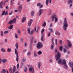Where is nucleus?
Here are the masks:
<instances>
[{
  "instance_id": "nucleus-1",
  "label": "nucleus",
  "mask_w": 73,
  "mask_h": 73,
  "mask_svg": "<svg viewBox=\"0 0 73 73\" xmlns=\"http://www.w3.org/2000/svg\"><path fill=\"white\" fill-rule=\"evenodd\" d=\"M61 57V53L59 52H58L57 54H56L55 55V58H56V60L58 61V60H59L58 62V64H62V59H60Z\"/></svg>"
},
{
  "instance_id": "nucleus-2",
  "label": "nucleus",
  "mask_w": 73,
  "mask_h": 73,
  "mask_svg": "<svg viewBox=\"0 0 73 73\" xmlns=\"http://www.w3.org/2000/svg\"><path fill=\"white\" fill-rule=\"evenodd\" d=\"M68 27V24L67 22L66 19L65 18L63 21V25L62 26V28L63 29L66 31L67 29V27Z\"/></svg>"
},
{
  "instance_id": "nucleus-3",
  "label": "nucleus",
  "mask_w": 73,
  "mask_h": 73,
  "mask_svg": "<svg viewBox=\"0 0 73 73\" xmlns=\"http://www.w3.org/2000/svg\"><path fill=\"white\" fill-rule=\"evenodd\" d=\"M42 46H43V45L42 43L38 42V43L36 44V47L37 49H41Z\"/></svg>"
},
{
  "instance_id": "nucleus-4",
  "label": "nucleus",
  "mask_w": 73,
  "mask_h": 73,
  "mask_svg": "<svg viewBox=\"0 0 73 73\" xmlns=\"http://www.w3.org/2000/svg\"><path fill=\"white\" fill-rule=\"evenodd\" d=\"M16 18H15L13 19V20L10 21L8 22V24H12L13 23H16Z\"/></svg>"
},
{
  "instance_id": "nucleus-5",
  "label": "nucleus",
  "mask_w": 73,
  "mask_h": 73,
  "mask_svg": "<svg viewBox=\"0 0 73 73\" xmlns=\"http://www.w3.org/2000/svg\"><path fill=\"white\" fill-rule=\"evenodd\" d=\"M15 54L17 55L16 60L17 62H18V61H19V55H18V52H17V49H15Z\"/></svg>"
},
{
  "instance_id": "nucleus-6",
  "label": "nucleus",
  "mask_w": 73,
  "mask_h": 73,
  "mask_svg": "<svg viewBox=\"0 0 73 73\" xmlns=\"http://www.w3.org/2000/svg\"><path fill=\"white\" fill-rule=\"evenodd\" d=\"M27 31H28V33L29 34H30V35H33V33L34 32V30H32L31 32L30 28H28L27 29Z\"/></svg>"
},
{
  "instance_id": "nucleus-7",
  "label": "nucleus",
  "mask_w": 73,
  "mask_h": 73,
  "mask_svg": "<svg viewBox=\"0 0 73 73\" xmlns=\"http://www.w3.org/2000/svg\"><path fill=\"white\" fill-rule=\"evenodd\" d=\"M9 70L10 71L11 73H15V72L16 71V69H15V67H13V69H12V68L11 67L10 68Z\"/></svg>"
},
{
  "instance_id": "nucleus-8",
  "label": "nucleus",
  "mask_w": 73,
  "mask_h": 73,
  "mask_svg": "<svg viewBox=\"0 0 73 73\" xmlns=\"http://www.w3.org/2000/svg\"><path fill=\"white\" fill-rule=\"evenodd\" d=\"M42 13H43V10H42V9H40L38 14L39 16H40Z\"/></svg>"
},
{
  "instance_id": "nucleus-9",
  "label": "nucleus",
  "mask_w": 73,
  "mask_h": 73,
  "mask_svg": "<svg viewBox=\"0 0 73 73\" xmlns=\"http://www.w3.org/2000/svg\"><path fill=\"white\" fill-rule=\"evenodd\" d=\"M30 66L31 67L29 68V71L30 72L32 71L33 73H35V70H34L32 66Z\"/></svg>"
},
{
  "instance_id": "nucleus-10",
  "label": "nucleus",
  "mask_w": 73,
  "mask_h": 73,
  "mask_svg": "<svg viewBox=\"0 0 73 73\" xmlns=\"http://www.w3.org/2000/svg\"><path fill=\"white\" fill-rule=\"evenodd\" d=\"M22 6L21 5H20L19 6V8L18 9V11L19 12H21V9H22Z\"/></svg>"
},
{
  "instance_id": "nucleus-11",
  "label": "nucleus",
  "mask_w": 73,
  "mask_h": 73,
  "mask_svg": "<svg viewBox=\"0 0 73 73\" xmlns=\"http://www.w3.org/2000/svg\"><path fill=\"white\" fill-rule=\"evenodd\" d=\"M55 17H56V15H52V16H51V19H52V22L54 21V18H55Z\"/></svg>"
},
{
  "instance_id": "nucleus-12",
  "label": "nucleus",
  "mask_w": 73,
  "mask_h": 73,
  "mask_svg": "<svg viewBox=\"0 0 73 73\" xmlns=\"http://www.w3.org/2000/svg\"><path fill=\"white\" fill-rule=\"evenodd\" d=\"M32 22H33V20L32 19H31L30 21L28 23L29 26H31V24L32 23Z\"/></svg>"
},
{
  "instance_id": "nucleus-13",
  "label": "nucleus",
  "mask_w": 73,
  "mask_h": 73,
  "mask_svg": "<svg viewBox=\"0 0 73 73\" xmlns=\"http://www.w3.org/2000/svg\"><path fill=\"white\" fill-rule=\"evenodd\" d=\"M62 64H66V60L64 59H62Z\"/></svg>"
},
{
  "instance_id": "nucleus-14",
  "label": "nucleus",
  "mask_w": 73,
  "mask_h": 73,
  "mask_svg": "<svg viewBox=\"0 0 73 73\" xmlns=\"http://www.w3.org/2000/svg\"><path fill=\"white\" fill-rule=\"evenodd\" d=\"M69 64L70 66V68H72L73 67V62H69Z\"/></svg>"
},
{
  "instance_id": "nucleus-15",
  "label": "nucleus",
  "mask_w": 73,
  "mask_h": 73,
  "mask_svg": "<svg viewBox=\"0 0 73 73\" xmlns=\"http://www.w3.org/2000/svg\"><path fill=\"white\" fill-rule=\"evenodd\" d=\"M67 3L68 4H70L73 3V0H68L67 1Z\"/></svg>"
},
{
  "instance_id": "nucleus-16",
  "label": "nucleus",
  "mask_w": 73,
  "mask_h": 73,
  "mask_svg": "<svg viewBox=\"0 0 73 73\" xmlns=\"http://www.w3.org/2000/svg\"><path fill=\"white\" fill-rule=\"evenodd\" d=\"M68 46L70 47V48L71 46H72V43L71 42L69 41V40H68Z\"/></svg>"
},
{
  "instance_id": "nucleus-17",
  "label": "nucleus",
  "mask_w": 73,
  "mask_h": 73,
  "mask_svg": "<svg viewBox=\"0 0 73 73\" xmlns=\"http://www.w3.org/2000/svg\"><path fill=\"white\" fill-rule=\"evenodd\" d=\"M26 17H23V19L22 20V23H24L26 20Z\"/></svg>"
},
{
  "instance_id": "nucleus-18",
  "label": "nucleus",
  "mask_w": 73,
  "mask_h": 73,
  "mask_svg": "<svg viewBox=\"0 0 73 73\" xmlns=\"http://www.w3.org/2000/svg\"><path fill=\"white\" fill-rule=\"evenodd\" d=\"M34 38V37H32L31 41H30V44H32L33 43V39Z\"/></svg>"
},
{
  "instance_id": "nucleus-19",
  "label": "nucleus",
  "mask_w": 73,
  "mask_h": 73,
  "mask_svg": "<svg viewBox=\"0 0 73 73\" xmlns=\"http://www.w3.org/2000/svg\"><path fill=\"white\" fill-rule=\"evenodd\" d=\"M41 62H39L38 63V68H40V67H41Z\"/></svg>"
},
{
  "instance_id": "nucleus-20",
  "label": "nucleus",
  "mask_w": 73,
  "mask_h": 73,
  "mask_svg": "<svg viewBox=\"0 0 73 73\" xmlns=\"http://www.w3.org/2000/svg\"><path fill=\"white\" fill-rule=\"evenodd\" d=\"M13 28V25H11L8 28L9 29H12Z\"/></svg>"
},
{
  "instance_id": "nucleus-21",
  "label": "nucleus",
  "mask_w": 73,
  "mask_h": 73,
  "mask_svg": "<svg viewBox=\"0 0 73 73\" xmlns=\"http://www.w3.org/2000/svg\"><path fill=\"white\" fill-rule=\"evenodd\" d=\"M2 4H4V3H3V2H1L0 3V8L1 9L3 8V7H2Z\"/></svg>"
},
{
  "instance_id": "nucleus-22",
  "label": "nucleus",
  "mask_w": 73,
  "mask_h": 73,
  "mask_svg": "<svg viewBox=\"0 0 73 73\" xmlns=\"http://www.w3.org/2000/svg\"><path fill=\"white\" fill-rule=\"evenodd\" d=\"M37 56V53L36 52L34 51V56L35 57H36Z\"/></svg>"
},
{
  "instance_id": "nucleus-23",
  "label": "nucleus",
  "mask_w": 73,
  "mask_h": 73,
  "mask_svg": "<svg viewBox=\"0 0 73 73\" xmlns=\"http://www.w3.org/2000/svg\"><path fill=\"white\" fill-rule=\"evenodd\" d=\"M64 67L65 69H68V66H67L66 63L65 64H64Z\"/></svg>"
},
{
  "instance_id": "nucleus-24",
  "label": "nucleus",
  "mask_w": 73,
  "mask_h": 73,
  "mask_svg": "<svg viewBox=\"0 0 73 73\" xmlns=\"http://www.w3.org/2000/svg\"><path fill=\"white\" fill-rule=\"evenodd\" d=\"M2 62L3 63H5L6 62V61H7V60L6 59H3L2 60Z\"/></svg>"
},
{
  "instance_id": "nucleus-25",
  "label": "nucleus",
  "mask_w": 73,
  "mask_h": 73,
  "mask_svg": "<svg viewBox=\"0 0 73 73\" xmlns=\"http://www.w3.org/2000/svg\"><path fill=\"white\" fill-rule=\"evenodd\" d=\"M7 71H6V70L5 69H3L1 71V73H5Z\"/></svg>"
},
{
  "instance_id": "nucleus-26",
  "label": "nucleus",
  "mask_w": 73,
  "mask_h": 73,
  "mask_svg": "<svg viewBox=\"0 0 73 73\" xmlns=\"http://www.w3.org/2000/svg\"><path fill=\"white\" fill-rule=\"evenodd\" d=\"M15 46H16L17 49H18V48H19V45H18V43H16L15 44Z\"/></svg>"
},
{
  "instance_id": "nucleus-27",
  "label": "nucleus",
  "mask_w": 73,
  "mask_h": 73,
  "mask_svg": "<svg viewBox=\"0 0 73 73\" xmlns=\"http://www.w3.org/2000/svg\"><path fill=\"white\" fill-rule=\"evenodd\" d=\"M35 14V11H33L31 12V15L32 16H34V15Z\"/></svg>"
},
{
  "instance_id": "nucleus-28",
  "label": "nucleus",
  "mask_w": 73,
  "mask_h": 73,
  "mask_svg": "<svg viewBox=\"0 0 73 73\" xmlns=\"http://www.w3.org/2000/svg\"><path fill=\"white\" fill-rule=\"evenodd\" d=\"M58 19L57 18V17H55L54 22L56 23V22H57V21H58Z\"/></svg>"
},
{
  "instance_id": "nucleus-29",
  "label": "nucleus",
  "mask_w": 73,
  "mask_h": 73,
  "mask_svg": "<svg viewBox=\"0 0 73 73\" xmlns=\"http://www.w3.org/2000/svg\"><path fill=\"white\" fill-rule=\"evenodd\" d=\"M55 34L56 35H58L59 36L60 35V34L58 31H56L55 33Z\"/></svg>"
},
{
  "instance_id": "nucleus-30",
  "label": "nucleus",
  "mask_w": 73,
  "mask_h": 73,
  "mask_svg": "<svg viewBox=\"0 0 73 73\" xmlns=\"http://www.w3.org/2000/svg\"><path fill=\"white\" fill-rule=\"evenodd\" d=\"M7 51L9 52H12V50L11 48H8L7 50Z\"/></svg>"
},
{
  "instance_id": "nucleus-31",
  "label": "nucleus",
  "mask_w": 73,
  "mask_h": 73,
  "mask_svg": "<svg viewBox=\"0 0 73 73\" xmlns=\"http://www.w3.org/2000/svg\"><path fill=\"white\" fill-rule=\"evenodd\" d=\"M42 54V52L40 51H38V55H40Z\"/></svg>"
},
{
  "instance_id": "nucleus-32",
  "label": "nucleus",
  "mask_w": 73,
  "mask_h": 73,
  "mask_svg": "<svg viewBox=\"0 0 73 73\" xmlns=\"http://www.w3.org/2000/svg\"><path fill=\"white\" fill-rule=\"evenodd\" d=\"M1 51H2V52H5V49H4L3 48H1Z\"/></svg>"
},
{
  "instance_id": "nucleus-33",
  "label": "nucleus",
  "mask_w": 73,
  "mask_h": 73,
  "mask_svg": "<svg viewBox=\"0 0 73 73\" xmlns=\"http://www.w3.org/2000/svg\"><path fill=\"white\" fill-rule=\"evenodd\" d=\"M62 46H61L59 48V49L60 51H62Z\"/></svg>"
},
{
  "instance_id": "nucleus-34",
  "label": "nucleus",
  "mask_w": 73,
  "mask_h": 73,
  "mask_svg": "<svg viewBox=\"0 0 73 73\" xmlns=\"http://www.w3.org/2000/svg\"><path fill=\"white\" fill-rule=\"evenodd\" d=\"M42 26H43V27H45V26H46V22H45L44 21V24L42 25Z\"/></svg>"
},
{
  "instance_id": "nucleus-35",
  "label": "nucleus",
  "mask_w": 73,
  "mask_h": 73,
  "mask_svg": "<svg viewBox=\"0 0 73 73\" xmlns=\"http://www.w3.org/2000/svg\"><path fill=\"white\" fill-rule=\"evenodd\" d=\"M9 0H7L5 2H4V3H3V5H5V3H7V2H8Z\"/></svg>"
},
{
  "instance_id": "nucleus-36",
  "label": "nucleus",
  "mask_w": 73,
  "mask_h": 73,
  "mask_svg": "<svg viewBox=\"0 0 73 73\" xmlns=\"http://www.w3.org/2000/svg\"><path fill=\"white\" fill-rule=\"evenodd\" d=\"M20 66L21 68H23V67L24 66V63H22L21 64Z\"/></svg>"
},
{
  "instance_id": "nucleus-37",
  "label": "nucleus",
  "mask_w": 73,
  "mask_h": 73,
  "mask_svg": "<svg viewBox=\"0 0 73 73\" xmlns=\"http://www.w3.org/2000/svg\"><path fill=\"white\" fill-rule=\"evenodd\" d=\"M15 36L16 38H18V36H17V33H16L15 34Z\"/></svg>"
},
{
  "instance_id": "nucleus-38",
  "label": "nucleus",
  "mask_w": 73,
  "mask_h": 73,
  "mask_svg": "<svg viewBox=\"0 0 73 73\" xmlns=\"http://www.w3.org/2000/svg\"><path fill=\"white\" fill-rule=\"evenodd\" d=\"M48 3H49V0H46V5L48 4Z\"/></svg>"
},
{
  "instance_id": "nucleus-39",
  "label": "nucleus",
  "mask_w": 73,
  "mask_h": 73,
  "mask_svg": "<svg viewBox=\"0 0 73 73\" xmlns=\"http://www.w3.org/2000/svg\"><path fill=\"white\" fill-rule=\"evenodd\" d=\"M40 5H41V3H38L37 5V6L38 7H39V6H40Z\"/></svg>"
},
{
  "instance_id": "nucleus-40",
  "label": "nucleus",
  "mask_w": 73,
  "mask_h": 73,
  "mask_svg": "<svg viewBox=\"0 0 73 73\" xmlns=\"http://www.w3.org/2000/svg\"><path fill=\"white\" fill-rule=\"evenodd\" d=\"M31 52L29 51L27 53V54L28 56H30V55L31 54Z\"/></svg>"
},
{
  "instance_id": "nucleus-41",
  "label": "nucleus",
  "mask_w": 73,
  "mask_h": 73,
  "mask_svg": "<svg viewBox=\"0 0 73 73\" xmlns=\"http://www.w3.org/2000/svg\"><path fill=\"white\" fill-rule=\"evenodd\" d=\"M55 44L56 45H57V39H55Z\"/></svg>"
},
{
  "instance_id": "nucleus-42",
  "label": "nucleus",
  "mask_w": 73,
  "mask_h": 73,
  "mask_svg": "<svg viewBox=\"0 0 73 73\" xmlns=\"http://www.w3.org/2000/svg\"><path fill=\"white\" fill-rule=\"evenodd\" d=\"M44 31H45V29H42L41 31L42 34L44 32Z\"/></svg>"
},
{
  "instance_id": "nucleus-43",
  "label": "nucleus",
  "mask_w": 73,
  "mask_h": 73,
  "mask_svg": "<svg viewBox=\"0 0 73 73\" xmlns=\"http://www.w3.org/2000/svg\"><path fill=\"white\" fill-rule=\"evenodd\" d=\"M18 32L19 34V35H21V32L20 31V30H18Z\"/></svg>"
},
{
  "instance_id": "nucleus-44",
  "label": "nucleus",
  "mask_w": 73,
  "mask_h": 73,
  "mask_svg": "<svg viewBox=\"0 0 73 73\" xmlns=\"http://www.w3.org/2000/svg\"><path fill=\"white\" fill-rule=\"evenodd\" d=\"M54 48V46L52 45H51V48L52 50H53V48Z\"/></svg>"
},
{
  "instance_id": "nucleus-45",
  "label": "nucleus",
  "mask_w": 73,
  "mask_h": 73,
  "mask_svg": "<svg viewBox=\"0 0 73 73\" xmlns=\"http://www.w3.org/2000/svg\"><path fill=\"white\" fill-rule=\"evenodd\" d=\"M3 31H1V36H3Z\"/></svg>"
},
{
  "instance_id": "nucleus-46",
  "label": "nucleus",
  "mask_w": 73,
  "mask_h": 73,
  "mask_svg": "<svg viewBox=\"0 0 73 73\" xmlns=\"http://www.w3.org/2000/svg\"><path fill=\"white\" fill-rule=\"evenodd\" d=\"M43 36H41V41H44V39H43Z\"/></svg>"
},
{
  "instance_id": "nucleus-47",
  "label": "nucleus",
  "mask_w": 73,
  "mask_h": 73,
  "mask_svg": "<svg viewBox=\"0 0 73 73\" xmlns=\"http://www.w3.org/2000/svg\"><path fill=\"white\" fill-rule=\"evenodd\" d=\"M24 41V40L23 38H21V42H23V41Z\"/></svg>"
},
{
  "instance_id": "nucleus-48",
  "label": "nucleus",
  "mask_w": 73,
  "mask_h": 73,
  "mask_svg": "<svg viewBox=\"0 0 73 73\" xmlns=\"http://www.w3.org/2000/svg\"><path fill=\"white\" fill-rule=\"evenodd\" d=\"M63 51L64 53H66V49L65 48H64Z\"/></svg>"
},
{
  "instance_id": "nucleus-49",
  "label": "nucleus",
  "mask_w": 73,
  "mask_h": 73,
  "mask_svg": "<svg viewBox=\"0 0 73 73\" xmlns=\"http://www.w3.org/2000/svg\"><path fill=\"white\" fill-rule=\"evenodd\" d=\"M8 33V31H5L4 32V34H7V33Z\"/></svg>"
},
{
  "instance_id": "nucleus-50",
  "label": "nucleus",
  "mask_w": 73,
  "mask_h": 73,
  "mask_svg": "<svg viewBox=\"0 0 73 73\" xmlns=\"http://www.w3.org/2000/svg\"><path fill=\"white\" fill-rule=\"evenodd\" d=\"M5 16H7L8 15V11H7L6 13H5Z\"/></svg>"
},
{
  "instance_id": "nucleus-51",
  "label": "nucleus",
  "mask_w": 73,
  "mask_h": 73,
  "mask_svg": "<svg viewBox=\"0 0 73 73\" xmlns=\"http://www.w3.org/2000/svg\"><path fill=\"white\" fill-rule=\"evenodd\" d=\"M5 11H4L2 13V15H5Z\"/></svg>"
},
{
  "instance_id": "nucleus-52",
  "label": "nucleus",
  "mask_w": 73,
  "mask_h": 73,
  "mask_svg": "<svg viewBox=\"0 0 73 73\" xmlns=\"http://www.w3.org/2000/svg\"><path fill=\"white\" fill-rule=\"evenodd\" d=\"M27 68H25V70H24V72H27Z\"/></svg>"
},
{
  "instance_id": "nucleus-53",
  "label": "nucleus",
  "mask_w": 73,
  "mask_h": 73,
  "mask_svg": "<svg viewBox=\"0 0 73 73\" xmlns=\"http://www.w3.org/2000/svg\"><path fill=\"white\" fill-rule=\"evenodd\" d=\"M59 43L60 44H62V40H59Z\"/></svg>"
},
{
  "instance_id": "nucleus-54",
  "label": "nucleus",
  "mask_w": 73,
  "mask_h": 73,
  "mask_svg": "<svg viewBox=\"0 0 73 73\" xmlns=\"http://www.w3.org/2000/svg\"><path fill=\"white\" fill-rule=\"evenodd\" d=\"M19 63L17 64V69H19Z\"/></svg>"
},
{
  "instance_id": "nucleus-55",
  "label": "nucleus",
  "mask_w": 73,
  "mask_h": 73,
  "mask_svg": "<svg viewBox=\"0 0 73 73\" xmlns=\"http://www.w3.org/2000/svg\"><path fill=\"white\" fill-rule=\"evenodd\" d=\"M43 7V5H41L40 7H39V9H40V8H42V7Z\"/></svg>"
},
{
  "instance_id": "nucleus-56",
  "label": "nucleus",
  "mask_w": 73,
  "mask_h": 73,
  "mask_svg": "<svg viewBox=\"0 0 73 73\" xmlns=\"http://www.w3.org/2000/svg\"><path fill=\"white\" fill-rule=\"evenodd\" d=\"M22 60L23 62H25V61H26V59H25V58H24Z\"/></svg>"
},
{
  "instance_id": "nucleus-57",
  "label": "nucleus",
  "mask_w": 73,
  "mask_h": 73,
  "mask_svg": "<svg viewBox=\"0 0 73 73\" xmlns=\"http://www.w3.org/2000/svg\"><path fill=\"white\" fill-rule=\"evenodd\" d=\"M13 14V11H11L9 13V15H12Z\"/></svg>"
},
{
  "instance_id": "nucleus-58",
  "label": "nucleus",
  "mask_w": 73,
  "mask_h": 73,
  "mask_svg": "<svg viewBox=\"0 0 73 73\" xmlns=\"http://www.w3.org/2000/svg\"><path fill=\"white\" fill-rule=\"evenodd\" d=\"M50 32H51V33H53V29H50Z\"/></svg>"
},
{
  "instance_id": "nucleus-59",
  "label": "nucleus",
  "mask_w": 73,
  "mask_h": 73,
  "mask_svg": "<svg viewBox=\"0 0 73 73\" xmlns=\"http://www.w3.org/2000/svg\"><path fill=\"white\" fill-rule=\"evenodd\" d=\"M52 23H51L50 25V27H52Z\"/></svg>"
},
{
  "instance_id": "nucleus-60",
  "label": "nucleus",
  "mask_w": 73,
  "mask_h": 73,
  "mask_svg": "<svg viewBox=\"0 0 73 73\" xmlns=\"http://www.w3.org/2000/svg\"><path fill=\"white\" fill-rule=\"evenodd\" d=\"M5 42H7V39H5Z\"/></svg>"
},
{
  "instance_id": "nucleus-61",
  "label": "nucleus",
  "mask_w": 73,
  "mask_h": 73,
  "mask_svg": "<svg viewBox=\"0 0 73 73\" xmlns=\"http://www.w3.org/2000/svg\"><path fill=\"white\" fill-rule=\"evenodd\" d=\"M49 61L50 62H52L53 61V60L52 59H50L49 60Z\"/></svg>"
},
{
  "instance_id": "nucleus-62",
  "label": "nucleus",
  "mask_w": 73,
  "mask_h": 73,
  "mask_svg": "<svg viewBox=\"0 0 73 73\" xmlns=\"http://www.w3.org/2000/svg\"><path fill=\"white\" fill-rule=\"evenodd\" d=\"M25 46H27V42H25Z\"/></svg>"
},
{
  "instance_id": "nucleus-63",
  "label": "nucleus",
  "mask_w": 73,
  "mask_h": 73,
  "mask_svg": "<svg viewBox=\"0 0 73 73\" xmlns=\"http://www.w3.org/2000/svg\"><path fill=\"white\" fill-rule=\"evenodd\" d=\"M34 43H36V39L34 40Z\"/></svg>"
},
{
  "instance_id": "nucleus-64",
  "label": "nucleus",
  "mask_w": 73,
  "mask_h": 73,
  "mask_svg": "<svg viewBox=\"0 0 73 73\" xmlns=\"http://www.w3.org/2000/svg\"><path fill=\"white\" fill-rule=\"evenodd\" d=\"M15 12L16 13L17 12H18V10H15Z\"/></svg>"
}]
</instances>
